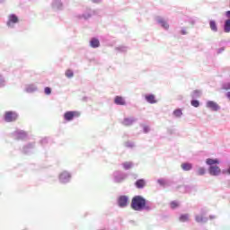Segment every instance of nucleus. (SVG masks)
<instances>
[{"mask_svg":"<svg viewBox=\"0 0 230 230\" xmlns=\"http://www.w3.org/2000/svg\"><path fill=\"white\" fill-rule=\"evenodd\" d=\"M207 107L208 109H211V111H218V109H220V106L217 105V102H213V101H208L207 102Z\"/></svg>","mask_w":230,"mask_h":230,"instance_id":"nucleus-8","label":"nucleus"},{"mask_svg":"<svg viewBox=\"0 0 230 230\" xmlns=\"http://www.w3.org/2000/svg\"><path fill=\"white\" fill-rule=\"evenodd\" d=\"M80 111H66L64 114V119L65 121H73V119L80 118Z\"/></svg>","mask_w":230,"mask_h":230,"instance_id":"nucleus-2","label":"nucleus"},{"mask_svg":"<svg viewBox=\"0 0 230 230\" xmlns=\"http://www.w3.org/2000/svg\"><path fill=\"white\" fill-rule=\"evenodd\" d=\"M223 89H225V91H228L230 89V83L225 84Z\"/></svg>","mask_w":230,"mask_h":230,"instance_id":"nucleus-31","label":"nucleus"},{"mask_svg":"<svg viewBox=\"0 0 230 230\" xmlns=\"http://www.w3.org/2000/svg\"><path fill=\"white\" fill-rule=\"evenodd\" d=\"M131 208L134 211H143V209H150V207L146 206V199L141 196H135L131 200Z\"/></svg>","mask_w":230,"mask_h":230,"instance_id":"nucleus-1","label":"nucleus"},{"mask_svg":"<svg viewBox=\"0 0 230 230\" xmlns=\"http://www.w3.org/2000/svg\"><path fill=\"white\" fill-rule=\"evenodd\" d=\"M65 75L66 78H73L75 76V74L69 69L66 71Z\"/></svg>","mask_w":230,"mask_h":230,"instance_id":"nucleus-22","label":"nucleus"},{"mask_svg":"<svg viewBox=\"0 0 230 230\" xmlns=\"http://www.w3.org/2000/svg\"><path fill=\"white\" fill-rule=\"evenodd\" d=\"M124 170H130V168H132V162H125L122 164Z\"/></svg>","mask_w":230,"mask_h":230,"instance_id":"nucleus-21","label":"nucleus"},{"mask_svg":"<svg viewBox=\"0 0 230 230\" xmlns=\"http://www.w3.org/2000/svg\"><path fill=\"white\" fill-rule=\"evenodd\" d=\"M173 114L176 118H181L182 116V111L181 110H175L173 111Z\"/></svg>","mask_w":230,"mask_h":230,"instance_id":"nucleus-23","label":"nucleus"},{"mask_svg":"<svg viewBox=\"0 0 230 230\" xmlns=\"http://www.w3.org/2000/svg\"><path fill=\"white\" fill-rule=\"evenodd\" d=\"M59 179H60L61 182H67V181H69L71 179V174H69V172H63L59 175Z\"/></svg>","mask_w":230,"mask_h":230,"instance_id":"nucleus-9","label":"nucleus"},{"mask_svg":"<svg viewBox=\"0 0 230 230\" xmlns=\"http://www.w3.org/2000/svg\"><path fill=\"white\" fill-rule=\"evenodd\" d=\"M191 105L192 107H199V105H200V102H199V101L197 100H193L191 101Z\"/></svg>","mask_w":230,"mask_h":230,"instance_id":"nucleus-26","label":"nucleus"},{"mask_svg":"<svg viewBox=\"0 0 230 230\" xmlns=\"http://www.w3.org/2000/svg\"><path fill=\"white\" fill-rule=\"evenodd\" d=\"M181 168L184 170V172H190V170L193 168V165L190 163H183L181 164Z\"/></svg>","mask_w":230,"mask_h":230,"instance_id":"nucleus-14","label":"nucleus"},{"mask_svg":"<svg viewBox=\"0 0 230 230\" xmlns=\"http://www.w3.org/2000/svg\"><path fill=\"white\" fill-rule=\"evenodd\" d=\"M193 96H200V90H195L193 93H192Z\"/></svg>","mask_w":230,"mask_h":230,"instance_id":"nucleus-30","label":"nucleus"},{"mask_svg":"<svg viewBox=\"0 0 230 230\" xmlns=\"http://www.w3.org/2000/svg\"><path fill=\"white\" fill-rule=\"evenodd\" d=\"M190 220V215L183 214L180 217V222H188Z\"/></svg>","mask_w":230,"mask_h":230,"instance_id":"nucleus-19","label":"nucleus"},{"mask_svg":"<svg viewBox=\"0 0 230 230\" xmlns=\"http://www.w3.org/2000/svg\"><path fill=\"white\" fill-rule=\"evenodd\" d=\"M118 204L119 208H127L128 206V197L120 196L118 199Z\"/></svg>","mask_w":230,"mask_h":230,"instance_id":"nucleus-5","label":"nucleus"},{"mask_svg":"<svg viewBox=\"0 0 230 230\" xmlns=\"http://www.w3.org/2000/svg\"><path fill=\"white\" fill-rule=\"evenodd\" d=\"M90 46L92 48H100V40H98L96 38L92 39L90 41Z\"/></svg>","mask_w":230,"mask_h":230,"instance_id":"nucleus-15","label":"nucleus"},{"mask_svg":"<svg viewBox=\"0 0 230 230\" xmlns=\"http://www.w3.org/2000/svg\"><path fill=\"white\" fill-rule=\"evenodd\" d=\"M208 172L210 175L217 176V175H220L222 170H220V167L218 166L212 165L209 167Z\"/></svg>","mask_w":230,"mask_h":230,"instance_id":"nucleus-7","label":"nucleus"},{"mask_svg":"<svg viewBox=\"0 0 230 230\" xmlns=\"http://www.w3.org/2000/svg\"><path fill=\"white\" fill-rule=\"evenodd\" d=\"M145 98L148 103H157V100H155V95L154 94H147Z\"/></svg>","mask_w":230,"mask_h":230,"instance_id":"nucleus-12","label":"nucleus"},{"mask_svg":"<svg viewBox=\"0 0 230 230\" xmlns=\"http://www.w3.org/2000/svg\"><path fill=\"white\" fill-rule=\"evenodd\" d=\"M158 183H160L161 186H164L166 184V181L164 180H158Z\"/></svg>","mask_w":230,"mask_h":230,"instance_id":"nucleus-32","label":"nucleus"},{"mask_svg":"<svg viewBox=\"0 0 230 230\" xmlns=\"http://www.w3.org/2000/svg\"><path fill=\"white\" fill-rule=\"evenodd\" d=\"M0 3H3V0H0Z\"/></svg>","mask_w":230,"mask_h":230,"instance_id":"nucleus-35","label":"nucleus"},{"mask_svg":"<svg viewBox=\"0 0 230 230\" xmlns=\"http://www.w3.org/2000/svg\"><path fill=\"white\" fill-rule=\"evenodd\" d=\"M93 3H100L102 0H92Z\"/></svg>","mask_w":230,"mask_h":230,"instance_id":"nucleus-34","label":"nucleus"},{"mask_svg":"<svg viewBox=\"0 0 230 230\" xmlns=\"http://www.w3.org/2000/svg\"><path fill=\"white\" fill-rule=\"evenodd\" d=\"M134 121H135L134 119L126 118L122 121V124L125 125V127H130V125H132L134 123Z\"/></svg>","mask_w":230,"mask_h":230,"instance_id":"nucleus-16","label":"nucleus"},{"mask_svg":"<svg viewBox=\"0 0 230 230\" xmlns=\"http://www.w3.org/2000/svg\"><path fill=\"white\" fill-rule=\"evenodd\" d=\"M54 8H62V3L60 0H54L52 3Z\"/></svg>","mask_w":230,"mask_h":230,"instance_id":"nucleus-20","label":"nucleus"},{"mask_svg":"<svg viewBox=\"0 0 230 230\" xmlns=\"http://www.w3.org/2000/svg\"><path fill=\"white\" fill-rule=\"evenodd\" d=\"M17 22H19V17H17V15H15V14L8 15V20H7L6 25L9 28H13V24H17Z\"/></svg>","mask_w":230,"mask_h":230,"instance_id":"nucleus-4","label":"nucleus"},{"mask_svg":"<svg viewBox=\"0 0 230 230\" xmlns=\"http://www.w3.org/2000/svg\"><path fill=\"white\" fill-rule=\"evenodd\" d=\"M18 136H20V138L26 137V132H24V131H20V132L18 133Z\"/></svg>","mask_w":230,"mask_h":230,"instance_id":"nucleus-28","label":"nucleus"},{"mask_svg":"<svg viewBox=\"0 0 230 230\" xmlns=\"http://www.w3.org/2000/svg\"><path fill=\"white\" fill-rule=\"evenodd\" d=\"M114 103L116 105H127V102L122 96H116L114 99Z\"/></svg>","mask_w":230,"mask_h":230,"instance_id":"nucleus-10","label":"nucleus"},{"mask_svg":"<svg viewBox=\"0 0 230 230\" xmlns=\"http://www.w3.org/2000/svg\"><path fill=\"white\" fill-rule=\"evenodd\" d=\"M172 209H175V208H179V203L177 201L171 202Z\"/></svg>","mask_w":230,"mask_h":230,"instance_id":"nucleus-25","label":"nucleus"},{"mask_svg":"<svg viewBox=\"0 0 230 230\" xmlns=\"http://www.w3.org/2000/svg\"><path fill=\"white\" fill-rule=\"evenodd\" d=\"M19 118L15 111H6L4 114V121L7 123H12V121H15Z\"/></svg>","mask_w":230,"mask_h":230,"instance_id":"nucleus-3","label":"nucleus"},{"mask_svg":"<svg viewBox=\"0 0 230 230\" xmlns=\"http://www.w3.org/2000/svg\"><path fill=\"white\" fill-rule=\"evenodd\" d=\"M136 187L138 188L139 190L143 189L145 186H146V181L145 180L140 179L137 180L135 183Z\"/></svg>","mask_w":230,"mask_h":230,"instance_id":"nucleus-13","label":"nucleus"},{"mask_svg":"<svg viewBox=\"0 0 230 230\" xmlns=\"http://www.w3.org/2000/svg\"><path fill=\"white\" fill-rule=\"evenodd\" d=\"M226 15L228 19L225 22L224 31L225 33H230V11H226Z\"/></svg>","mask_w":230,"mask_h":230,"instance_id":"nucleus-6","label":"nucleus"},{"mask_svg":"<svg viewBox=\"0 0 230 230\" xmlns=\"http://www.w3.org/2000/svg\"><path fill=\"white\" fill-rule=\"evenodd\" d=\"M209 26H210V30H212V31H218V27H217V22H215L213 20L210 21Z\"/></svg>","mask_w":230,"mask_h":230,"instance_id":"nucleus-18","label":"nucleus"},{"mask_svg":"<svg viewBox=\"0 0 230 230\" xmlns=\"http://www.w3.org/2000/svg\"><path fill=\"white\" fill-rule=\"evenodd\" d=\"M204 173H206V169L203 167L198 169V175H204Z\"/></svg>","mask_w":230,"mask_h":230,"instance_id":"nucleus-24","label":"nucleus"},{"mask_svg":"<svg viewBox=\"0 0 230 230\" xmlns=\"http://www.w3.org/2000/svg\"><path fill=\"white\" fill-rule=\"evenodd\" d=\"M158 22L159 24H161L162 28H164V30H168L170 28V25L168 24V22H166L163 19H158Z\"/></svg>","mask_w":230,"mask_h":230,"instance_id":"nucleus-17","label":"nucleus"},{"mask_svg":"<svg viewBox=\"0 0 230 230\" xmlns=\"http://www.w3.org/2000/svg\"><path fill=\"white\" fill-rule=\"evenodd\" d=\"M45 94H48V95L51 94V88L45 87Z\"/></svg>","mask_w":230,"mask_h":230,"instance_id":"nucleus-29","label":"nucleus"},{"mask_svg":"<svg viewBox=\"0 0 230 230\" xmlns=\"http://www.w3.org/2000/svg\"><path fill=\"white\" fill-rule=\"evenodd\" d=\"M196 222H204V217L203 216H196Z\"/></svg>","mask_w":230,"mask_h":230,"instance_id":"nucleus-27","label":"nucleus"},{"mask_svg":"<svg viewBox=\"0 0 230 230\" xmlns=\"http://www.w3.org/2000/svg\"><path fill=\"white\" fill-rule=\"evenodd\" d=\"M150 130V128H148V126H144V132H148Z\"/></svg>","mask_w":230,"mask_h":230,"instance_id":"nucleus-33","label":"nucleus"},{"mask_svg":"<svg viewBox=\"0 0 230 230\" xmlns=\"http://www.w3.org/2000/svg\"><path fill=\"white\" fill-rule=\"evenodd\" d=\"M206 164L208 165V166H214L215 164H220V160L218 159H213V158H208L206 160Z\"/></svg>","mask_w":230,"mask_h":230,"instance_id":"nucleus-11","label":"nucleus"}]
</instances>
